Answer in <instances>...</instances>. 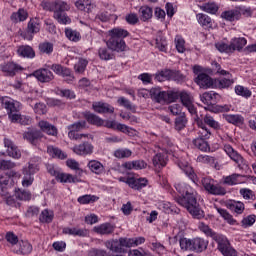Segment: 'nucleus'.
<instances>
[{
    "label": "nucleus",
    "instance_id": "obj_1",
    "mask_svg": "<svg viewBox=\"0 0 256 256\" xmlns=\"http://www.w3.org/2000/svg\"><path fill=\"white\" fill-rule=\"evenodd\" d=\"M174 187L182 195L177 199L179 205L185 207L194 219H203L205 212L202 211L197 203V191L185 182H177Z\"/></svg>",
    "mask_w": 256,
    "mask_h": 256
},
{
    "label": "nucleus",
    "instance_id": "obj_2",
    "mask_svg": "<svg viewBox=\"0 0 256 256\" xmlns=\"http://www.w3.org/2000/svg\"><path fill=\"white\" fill-rule=\"evenodd\" d=\"M215 71L218 75H223L227 78H220L214 80V89H229L235 81L233 80V76L229 71L221 68V65L217 62H214Z\"/></svg>",
    "mask_w": 256,
    "mask_h": 256
},
{
    "label": "nucleus",
    "instance_id": "obj_3",
    "mask_svg": "<svg viewBox=\"0 0 256 256\" xmlns=\"http://www.w3.org/2000/svg\"><path fill=\"white\" fill-rule=\"evenodd\" d=\"M177 92L161 91V88H151V99L156 103H173L177 99Z\"/></svg>",
    "mask_w": 256,
    "mask_h": 256
},
{
    "label": "nucleus",
    "instance_id": "obj_4",
    "mask_svg": "<svg viewBox=\"0 0 256 256\" xmlns=\"http://www.w3.org/2000/svg\"><path fill=\"white\" fill-rule=\"evenodd\" d=\"M105 247L111 251V256H123L124 253H127L126 249H129L127 238L107 241Z\"/></svg>",
    "mask_w": 256,
    "mask_h": 256
},
{
    "label": "nucleus",
    "instance_id": "obj_5",
    "mask_svg": "<svg viewBox=\"0 0 256 256\" xmlns=\"http://www.w3.org/2000/svg\"><path fill=\"white\" fill-rule=\"evenodd\" d=\"M217 243V249L223 256H237V250L231 246V242L224 235L214 236Z\"/></svg>",
    "mask_w": 256,
    "mask_h": 256
},
{
    "label": "nucleus",
    "instance_id": "obj_6",
    "mask_svg": "<svg viewBox=\"0 0 256 256\" xmlns=\"http://www.w3.org/2000/svg\"><path fill=\"white\" fill-rule=\"evenodd\" d=\"M229 143H233V138L229 136L222 138L224 152L226 153V155H228V157H230L232 161H234V163H237V165L243 164V156H241L239 152L234 150L233 146H231V144Z\"/></svg>",
    "mask_w": 256,
    "mask_h": 256
},
{
    "label": "nucleus",
    "instance_id": "obj_7",
    "mask_svg": "<svg viewBox=\"0 0 256 256\" xmlns=\"http://www.w3.org/2000/svg\"><path fill=\"white\" fill-rule=\"evenodd\" d=\"M202 186L204 187L207 193L210 195H225L226 191L223 187H221L213 178L204 177L201 181Z\"/></svg>",
    "mask_w": 256,
    "mask_h": 256
},
{
    "label": "nucleus",
    "instance_id": "obj_8",
    "mask_svg": "<svg viewBox=\"0 0 256 256\" xmlns=\"http://www.w3.org/2000/svg\"><path fill=\"white\" fill-rule=\"evenodd\" d=\"M87 127V122L80 121L76 122L74 124H71L67 127L68 129V137L69 139H74L75 141H79V139H82L83 137H89L88 134H79V131H83Z\"/></svg>",
    "mask_w": 256,
    "mask_h": 256
},
{
    "label": "nucleus",
    "instance_id": "obj_9",
    "mask_svg": "<svg viewBox=\"0 0 256 256\" xmlns=\"http://www.w3.org/2000/svg\"><path fill=\"white\" fill-rule=\"evenodd\" d=\"M50 69H52L56 75L63 77L68 83H73V81H75V76H73L71 69L62 66L61 64H53Z\"/></svg>",
    "mask_w": 256,
    "mask_h": 256
},
{
    "label": "nucleus",
    "instance_id": "obj_10",
    "mask_svg": "<svg viewBox=\"0 0 256 256\" xmlns=\"http://www.w3.org/2000/svg\"><path fill=\"white\" fill-rule=\"evenodd\" d=\"M17 172L10 171L8 173L0 174V193L3 197H8L9 195V181L11 177H15Z\"/></svg>",
    "mask_w": 256,
    "mask_h": 256
},
{
    "label": "nucleus",
    "instance_id": "obj_11",
    "mask_svg": "<svg viewBox=\"0 0 256 256\" xmlns=\"http://www.w3.org/2000/svg\"><path fill=\"white\" fill-rule=\"evenodd\" d=\"M200 99L204 105H208V111H211V107H215V103L221 101V95L213 91L205 92L200 95Z\"/></svg>",
    "mask_w": 256,
    "mask_h": 256
},
{
    "label": "nucleus",
    "instance_id": "obj_12",
    "mask_svg": "<svg viewBox=\"0 0 256 256\" xmlns=\"http://www.w3.org/2000/svg\"><path fill=\"white\" fill-rule=\"evenodd\" d=\"M167 149L160 148L157 154H155L152 158V163L155 169H163V167L167 166Z\"/></svg>",
    "mask_w": 256,
    "mask_h": 256
},
{
    "label": "nucleus",
    "instance_id": "obj_13",
    "mask_svg": "<svg viewBox=\"0 0 256 256\" xmlns=\"http://www.w3.org/2000/svg\"><path fill=\"white\" fill-rule=\"evenodd\" d=\"M2 106L7 110L8 115L11 113H19L21 111V103L9 97H2L0 99Z\"/></svg>",
    "mask_w": 256,
    "mask_h": 256
},
{
    "label": "nucleus",
    "instance_id": "obj_14",
    "mask_svg": "<svg viewBox=\"0 0 256 256\" xmlns=\"http://www.w3.org/2000/svg\"><path fill=\"white\" fill-rule=\"evenodd\" d=\"M195 83H197L201 89H215V80L205 73H200L195 78Z\"/></svg>",
    "mask_w": 256,
    "mask_h": 256
},
{
    "label": "nucleus",
    "instance_id": "obj_15",
    "mask_svg": "<svg viewBox=\"0 0 256 256\" xmlns=\"http://www.w3.org/2000/svg\"><path fill=\"white\" fill-rule=\"evenodd\" d=\"M106 45L108 49H111V51H116L117 53H123V51H127V44L123 39L109 38V40L106 42Z\"/></svg>",
    "mask_w": 256,
    "mask_h": 256
},
{
    "label": "nucleus",
    "instance_id": "obj_16",
    "mask_svg": "<svg viewBox=\"0 0 256 256\" xmlns=\"http://www.w3.org/2000/svg\"><path fill=\"white\" fill-rule=\"evenodd\" d=\"M1 71L5 73L7 77H15L19 71H23V67L14 62H7L1 65Z\"/></svg>",
    "mask_w": 256,
    "mask_h": 256
},
{
    "label": "nucleus",
    "instance_id": "obj_17",
    "mask_svg": "<svg viewBox=\"0 0 256 256\" xmlns=\"http://www.w3.org/2000/svg\"><path fill=\"white\" fill-rule=\"evenodd\" d=\"M93 144L89 142H84L82 144L76 145L72 148L73 153L85 157L87 155H93Z\"/></svg>",
    "mask_w": 256,
    "mask_h": 256
},
{
    "label": "nucleus",
    "instance_id": "obj_18",
    "mask_svg": "<svg viewBox=\"0 0 256 256\" xmlns=\"http://www.w3.org/2000/svg\"><path fill=\"white\" fill-rule=\"evenodd\" d=\"M177 75L178 73L173 70H169V69L161 70L155 74V80L159 81V83H163V81H171V80L177 81Z\"/></svg>",
    "mask_w": 256,
    "mask_h": 256
},
{
    "label": "nucleus",
    "instance_id": "obj_19",
    "mask_svg": "<svg viewBox=\"0 0 256 256\" xmlns=\"http://www.w3.org/2000/svg\"><path fill=\"white\" fill-rule=\"evenodd\" d=\"M180 100L182 105L188 109L191 115H195V113H197V109L195 108V105H193V96H191V94L186 91L181 92Z\"/></svg>",
    "mask_w": 256,
    "mask_h": 256
},
{
    "label": "nucleus",
    "instance_id": "obj_20",
    "mask_svg": "<svg viewBox=\"0 0 256 256\" xmlns=\"http://www.w3.org/2000/svg\"><path fill=\"white\" fill-rule=\"evenodd\" d=\"M178 167L180 169H182V171L185 173V175H187V177H189V179L193 183L199 182V178L197 177V174H195V170H193V167H191V165H189V163L187 161L180 160L178 162Z\"/></svg>",
    "mask_w": 256,
    "mask_h": 256
},
{
    "label": "nucleus",
    "instance_id": "obj_21",
    "mask_svg": "<svg viewBox=\"0 0 256 256\" xmlns=\"http://www.w3.org/2000/svg\"><path fill=\"white\" fill-rule=\"evenodd\" d=\"M4 146L7 148V153L9 157H12L13 159H21V150L17 148V146L15 145V143H13V141L5 138Z\"/></svg>",
    "mask_w": 256,
    "mask_h": 256
},
{
    "label": "nucleus",
    "instance_id": "obj_22",
    "mask_svg": "<svg viewBox=\"0 0 256 256\" xmlns=\"http://www.w3.org/2000/svg\"><path fill=\"white\" fill-rule=\"evenodd\" d=\"M33 75L38 79L41 83H49V81H53L55 76L53 72L48 69H40L33 73Z\"/></svg>",
    "mask_w": 256,
    "mask_h": 256
},
{
    "label": "nucleus",
    "instance_id": "obj_23",
    "mask_svg": "<svg viewBox=\"0 0 256 256\" xmlns=\"http://www.w3.org/2000/svg\"><path fill=\"white\" fill-rule=\"evenodd\" d=\"M87 168L91 173H94V175H103V173H105V166L99 160H89Z\"/></svg>",
    "mask_w": 256,
    "mask_h": 256
},
{
    "label": "nucleus",
    "instance_id": "obj_24",
    "mask_svg": "<svg viewBox=\"0 0 256 256\" xmlns=\"http://www.w3.org/2000/svg\"><path fill=\"white\" fill-rule=\"evenodd\" d=\"M64 235H72L73 237H87L89 235V231L87 229H81L77 227H65L62 230Z\"/></svg>",
    "mask_w": 256,
    "mask_h": 256
},
{
    "label": "nucleus",
    "instance_id": "obj_25",
    "mask_svg": "<svg viewBox=\"0 0 256 256\" xmlns=\"http://www.w3.org/2000/svg\"><path fill=\"white\" fill-rule=\"evenodd\" d=\"M33 251V246L27 241H20L13 249V252L17 255H29Z\"/></svg>",
    "mask_w": 256,
    "mask_h": 256
},
{
    "label": "nucleus",
    "instance_id": "obj_26",
    "mask_svg": "<svg viewBox=\"0 0 256 256\" xmlns=\"http://www.w3.org/2000/svg\"><path fill=\"white\" fill-rule=\"evenodd\" d=\"M124 169H128L129 171L135 170L139 171L141 169H147V162L145 160H133L128 161L123 164Z\"/></svg>",
    "mask_w": 256,
    "mask_h": 256
},
{
    "label": "nucleus",
    "instance_id": "obj_27",
    "mask_svg": "<svg viewBox=\"0 0 256 256\" xmlns=\"http://www.w3.org/2000/svg\"><path fill=\"white\" fill-rule=\"evenodd\" d=\"M75 7L79 11H84L85 13H93L95 9V4L91 0H77L75 2Z\"/></svg>",
    "mask_w": 256,
    "mask_h": 256
},
{
    "label": "nucleus",
    "instance_id": "obj_28",
    "mask_svg": "<svg viewBox=\"0 0 256 256\" xmlns=\"http://www.w3.org/2000/svg\"><path fill=\"white\" fill-rule=\"evenodd\" d=\"M102 127H107V129L121 131L122 133H129V128L127 125L117 123L115 120H104V124Z\"/></svg>",
    "mask_w": 256,
    "mask_h": 256
},
{
    "label": "nucleus",
    "instance_id": "obj_29",
    "mask_svg": "<svg viewBox=\"0 0 256 256\" xmlns=\"http://www.w3.org/2000/svg\"><path fill=\"white\" fill-rule=\"evenodd\" d=\"M247 45V39L243 37H234L230 41V51L231 53H235V51H241L243 47Z\"/></svg>",
    "mask_w": 256,
    "mask_h": 256
},
{
    "label": "nucleus",
    "instance_id": "obj_30",
    "mask_svg": "<svg viewBox=\"0 0 256 256\" xmlns=\"http://www.w3.org/2000/svg\"><path fill=\"white\" fill-rule=\"evenodd\" d=\"M92 109L96 112V113H114L115 112V108L107 103L104 102H94L92 104Z\"/></svg>",
    "mask_w": 256,
    "mask_h": 256
},
{
    "label": "nucleus",
    "instance_id": "obj_31",
    "mask_svg": "<svg viewBox=\"0 0 256 256\" xmlns=\"http://www.w3.org/2000/svg\"><path fill=\"white\" fill-rule=\"evenodd\" d=\"M209 245V241L203 238H194L192 240V251H196V253H201L207 249Z\"/></svg>",
    "mask_w": 256,
    "mask_h": 256
},
{
    "label": "nucleus",
    "instance_id": "obj_32",
    "mask_svg": "<svg viewBox=\"0 0 256 256\" xmlns=\"http://www.w3.org/2000/svg\"><path fill=\"white\" fill-rule=\"evenodd\" d=\"M56 180L60 183H79L81 181L77 176L65 172L57 174Z\"/></svg>",
    "mask_w": 256,
    "mask_h": 256
},
{
    "label": "nucleus",
    "instance_id": "obj_33",
    "mask_svg": "<svg viewBox=\"0 0 256 256\" xmlns=\"http://www.w3.org/2000/svg\"><path fill=\"white\" fill-rule=\"evenodd\" d=\"M84 117L90 125H95L96 127H103L105 125V120L91 112H86Z\"/></svg>",
    "mask_w": 256,
    "mask_h": 256
},
{
    "label": "nucleus",
    "instance_id": "obj_34",
    "mask_svg": "<svg viewBox=\"0 0 256 256\" xmlns=\"http://www.w3.org/2000/svg\"><path fill=\"white\" fill-rule=\"evenodd\" d=\"M108 35L110 39H125V37H129V31L123 28H113L108 31Z\"/></svg>",
    "mask_w": 256,
    "mask_h": 256
},
{
    "label": "nucleus",
    "instance_id": "obj_35",
    "mask_svg": "<svg viewBox=\"0 0 256 256\" xmlns=\"http://www.w3.org/2000/svg\"><path fill=\"white\" fill-rule=\"evenodd\" d=\"M128 185L131 187V189H135L136 191H139V189H143V187H147V179L145 178H133L130 177L128 180Z\"/></svg>",
    "mask_w": 256,
    "mask_h": 256
},
{
    "label": "nucleus",
    "instance_id": "obj_36",
    "mask_svg": "<svg viewBox=\"0 0 256 256\" xmlns=\"http://www.w3.org/2000/svg\"><path fill=\"white\" fill-rule=\"evenodd\" d=\"M41 131L47 133V135H52V137H56L57 135V127L49 124V122L42 120L38 123Z\"/></svg>",
    "mask_w": 256,
    "mask_h": 256
},
{
    "label": "nucleus",
    "instance_id": "obj_37",
    "mask_svg": "<svg viewBox=\"0 0 256 256\" xmlns=\"http://www.w3.org/2000/svg\"><path fill=\"white\" fill-rule=\"evenodd\" d=\"M196 19L199 25H201V27H206L207 29H213L214 22L211 19V17H209L208 15L199 13L196 15Z\"/></svg>",
    "mask_w": 256,
    "mask_h": 256
},
{
    "label": "nucleus",
    "instance_id": "obj_38",
    "mask_svg": "<svg viewBox=\"0 0 256 256\" xmlns=\"http://www.w3.org/2000/svg\"><path fill=\"white\" fill-rule=\"evenodd\" d=\"M94 231L99 235H110V233H113V231H115V228H113V225L109 223H104L99 226H95Z\"/></svg>",
    "mask_w": 256,
    "mask_h": 256
},
{
    "label": "nucleus",
    "instance_id": "obj_39",
    "mask_svg": "<svg viewBox=\"0 0 256 256\" xmlns=\"http://www.w3.org/2000/svg\"><path fill=\"white\" fill-rule=\"evenodd\" d=\"M71 5L63 0L54 1V13H65V11H70Z\"/></svg>",
    "mask_w": 256,
    "mask_h": 256
},
{
    "label": "nucleus",
    "instance_id": "obj_40",
    "mask_svg": "<svg viewBox=\"0 0 256 256\" xmlns=\"http://www.w3.org/2000/svg\"><path fill=\"white\" fill-rule=\"evenodd\" d=\"M217 213L228 223L229 225H237V220L233 218V215H231L227 210L223 208L216 207Z\"/></svg>",
    "mask_w": 256,
    "mask_h": 256
},
{
    "label": "nucleus",
    "instance_id": "obj_41",
    "mask_svg": "<svg viewBox=\"0 0 256 256\" xmlns=\"http://www.w3.org/2000/svg\"><path fill=\"white\" fill-rule=\"evenodd\" d=\"M224 119L232 125H243L245 118L239 114H226Z\"/></svg>",
    "mask_w": 256,
    "mask_h": 256
},
{
    "label": "nucleus",
    "instance_id": "obj_42",
    "mask_svg": "<svg viewBox=\"0 0 256 256\" xmlns=\"http://www.w3.org/2000/svg\"><path fill=\"white\" fill-rule=\"evenodd\" d=\"M224 183L226 185H241L243 183V176L241 174H232L224 177Z\"/></svg>",
    "mask_w": 256,
    "mask_h": 256
},
{
    "label": "nucleus",
    "instance_id": "obj_43",
    "mask_svg": "<svg viewBox=\"0 0 256 256\" xmlns=\"http://www.w3.org/2000/svg\"><path fill=\"white\" fill-rule=\"evenodd\" d=\"M47 153L50 155V157H54L56 159H67V154L61 151V149L53 146H48Z\"/></svg>",
    "mask_w": 256,
    "mask_h": 256
},
{
    "label": "nucleus",
    "instance_id": "obj_44",
    "mask_svg": "<svg viewBox=\"0 0 256 256\" xmlns=\"http://www.w3.org/2000/svg\"><path fill=\"white\" fill-rule=\"evenodd\" d=\"M141 21H149L153 17V8L149 6H142L139 9Z\"/></svg>",
    "mask_w": 256,
    "mask_h": 256
},
{
    "label": "nucleus",
    "instance_id": "obj_45",
    "mask_svg": "<svg viewBox=\"0 0 256 256\" xmlns=\"http://www.w3.org/2000/svg\"><path fill=\"white\" fill-rule=\"evenodd\" d=\"M228 207L234 211V213H237V215L243 214V211H245V204L241 201H232L228 203Z\"/></svg>",
    "mask_w": 256,
    "mask_h": 256
},
{
    "label": "nucleus",
    "instance_id": "obj_46",
    "mask_svg": "<svg viewBox=\"0 0 256 256\" xmlns=\"http://www.w3.org/2000/svg\"><path fill=\"white\" fill-rule=\"evenodd\" d=\"M198 139H210L211 138V130L207 128V126L203 123L198 124Z\"/></svg>",
    "mask_w": 256,
    "mask_h": 256
},
{
    "label": "nucleus",
    "instance_id": "obj_47",
    "mask_svg": "<svg viewBox=\"0 0 256 256\" xmlns=\"http://www.w3.org/2000/svg\"><path fill=\"white\" fill-rule=\"evenodd\" d=\"M28 17L27 11L23 9H19L17 12L12 13L11 21L14 23H19L21 21H25Z\"/></svg>",
    "mask_w": 256,
    "mask_h": 256
},
{
    "label": "nucleus",
    "instance_id": "obj_48",
    "mask_svg": "<svg viewBox=\"0 0 256 256\" xmlns=\"http://www.w3.org/2000/svg\"><path fill=\"white\" fill-rule=\"evenodd\" d=\"M96 201H99V197L96 195L86 194L78 197V203L80 205H89V203H95Z\"/></svg>",
    "mask_w": 256,
    "mask_h": 256
},
{
    "label": "nucleus",
    "instance_id": "obj_49",
    "mask_svg": "<svg viewBox=\"0 0 256 256\" xmlns=\"http://www.w3.org/2000/svg\"><path fill=\"white\" fill-rule=\"evenodd\" d=\"M198 228L200 229V231H202V233H205V235H207L208 237H211L213 241H215V236L220 237L221 235L213 232V230H211V228H209V226L203 222L199 223Z\"/></svg>",
    "mask_w": 256,
    "mask_h": 256
},
{
    "label": "nucleus",
    "instance_id": "obj_50",
    "mask_svg": "<svg viewBox=\"0 0 256 256\" xmlns=\"http://www.w3.org/2000/svg\"><path fill=\"white\" fill-rule=\"evenodd\" d=\"M55 217L53 210L45 209L40 214L41 223H51Z\"/></svg>",
    "mask_w": 256,
    "mask_h": 256
},
{
    "label": "nucleus",
    "instance_id": "obj_51",
    "mask_svg": "<svg viewBox=\"0 0 256 256\" xmlns=\"http://www.w3.org/2000/svg\"><path fill=\"white\" fill-rule=\"evenodd\" d=\"M66 166L71 169L72 171H75L78 173V175H83V169H81V165L77 162L75 159H68L66 161Z\"/></svg>",
    "mask_w": 256,
    "mask_h": 256
},
{
    "label": "nucleus",
    "instance_id": "obj_52",
    "mask_svg": "<svg viewBox=\"0 0 256 256\" xmlns=\"http://www.w3.org/2000/svg\"><path fill=\"white\" fill-rule=\"evenodd\" d=\"M235 93L236 95H239L240 97H244L245 99H249V97L253 95V93L251 92V90H249V88L241 85L235 86Z\"/></svg>",
    "mask_w": 256,
    "mask_h": 256
},
{
    "label": "nucleus",
    "instance_id": "obj_53",
    "mask_svg": "<svg viewBox=\"0 0 256 256\" xmlns=\"http://www.w3.org/2000/svg\"><path fill=\"white\" fill-rule=\"evenodd\" d=\"M65 35L69 41H74V43H77V41L81 40V34L71 28L65 29Z\"/></svg>",
    "mask_w": 256,
    "mask_h": 256
},
{
    "label": "nucleus",
    "instance_id": "obj_54",
    "mask_svg": "<svg viewBox=\"0 0 256 256\" xmlns=\"http://www.w3.org/2000/svg\"><path fill=\"white\" fill-rule=\"evenodd\" d=\"M239 194L245 201H255L256 199L255 192L249 188H241Z\"/></svg>",
    "mask_w": 256,
    "mask_h": 256
},
{
    "label": "nucleus",
    "instance_id": "obj_55",
    "mask_svg": "<svg viewBox=\"0 0 256 256\" xmlns=\"http://www.w3.org/2000/svg\"><path fill=\"white\" fill-rule=\"evenodd\" d=\"M54 19L60 23V25H69L71 24V18L67 16V14L61 12L54 13Z\"/></svg>",
    "mask_w": 256,
    "mask_h": 256
},
{
    "label": "nucleus",
    "instance_id": "obj_56",
    "mask_svg": "<svg viewBox=\"0 0 256 256\" xmlns=\"http://www.w3.org/2000/svg\"><path fill=\"white\" fill-rule=\"evenodd\" d=\"M87 65L89 62L83 58L79 59V61L74 65L75 73H79L80 75L85 73V69H87Z\"/></svg>",
    "mask_w": 256,
    "mask_h": 256
},
{
    "label": "nucleus",
    "instance_id": "obj_57",
    "mask_svg": "<svg viewBox=\"0 0 256 256\" xmlns=\"http://www.w3.org/2000/svg\"><path fill=\"white\" fill-rule=\"evenodd\" d=\"M193 144L195 145V147H197V149H199L200 151H204L205 153H207V151H209V143H207V141L205 139H201V138H196L193 141Z\"/></svg>",
    "mask_w": 256,
    "mask_h": 256
},
{
    "label": "nucleus",
    "instance_id": "obj_58",
    "mask_svg": "<svg viewBox=\"0 0 256 256\" xmlns=\"http://www.w3.org/2000/svg\"><path fill=\"white\" fill-rule=\"evenodd\" d=\"M197 163H202L203 165H215V157L209 155H199L196 159Z\"/></svg>",
    "mask_w": 256,
    "mask_h": 256
},
{
    "label": "nucleus",
    "instance_id": "obj_59",
    "mask_svg": "<svg viewBox=\"0 0 256 256\" xmlns=\"http://www.w3.org/2000/svg\"><path fill=\"white\" fill-rule=\"evenodd\" d=\"M17 53L20 57H33V48L31 46H20Z\"/></svg>",
    "mask_w": 256,
    "mask_h": 256
},
{
    "label": "nucleus",
    "instance_id": "obj_60",
    "mask_svg": "<svg viewBox=\"0 0 256 256\" xmlns=\"http://www.w3.org/2000/svg\"><path fill=\"white\" fill-rule=\"evenodd\" d=\"M223 19L226 21H237L239 19V11L237 10H230L222 13Z\"/></svg>",
    "mask_w": 256,
    "mask_h": 256
},
{
    "label": "nucleus",
    "instance_id": "obj_61",
    "mask_svg": "<svg viewBox=\"0 0 256 256\" xmlns=\"http://www.w3.org/2000/svg\"><path fill=\"white\" fill-rule=\"evenodd\" d=\"M255 221H256L255 214H251L242 219L241 225L242 227H244V229H247V227H252V225H255Z\"/></svg>",
    "mask_w": 256,
    "mask_h": 256
},
{
    "label": "nucleus",
    "instance_id": "obj_62",
    "mask_svg": "<svg viewBox=\"0 0 256 256\" xmlns=\"http://www.w3.org/2000/svg\"><path fill=\"white\" fill-rule=\"evenodd\" d=\"M128 243V247H139V245H143L145 243V237H136V238H126Z\"/></svg>",
    "mask_w": 256,
    "mask_h": 256
},
{
    "label": "nucleus",
    "instance_id": "obj_63",
    "mask_svg": "<svg viewBox=\"0 0 256 256\" xmlns=\"http://www.w3.org/2000/svg\"><path fill=\"white\" fill-rule=\"evenodd\" d=\"M215 47L220 53H232L230 44H227L223 41L217 42Z\"/></svg>",
    "mask_w": 256,
    "mask_h": 256
},
{
    "label": "nucleus",
    "instance_id": "obj_64",
    "mask_svg": "<svg viewBox=\"0 0 256 256\" xmlns=\"http://www.w3.org/2000/svg\"><path fill=\"white\" fill-rule=\"evenodd\" d=\"M175 45H176V49H177L178 53H183L184 51H186L185 39H183V37L176 36L175 37Z\"/></svg>",
    "mask_w": 256,
    "mask_h": 256
}]
</instances>
